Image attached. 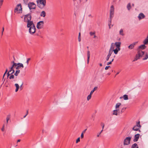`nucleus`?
Segmentation results:
<instances>
[{"label": "nucleus", "instance_id": "nucleus-1", "mask_svg": "<svg viewBox=\"0 0 148 148\" xmlns=\"http://www.w3.org/2000/svg\"><path fill=\"white\" fill-rule=\"evenodd\" d=\"M27 27L29 28V31L30 34H33L36 32V29L33 22H30L27 23Z\"/></svg>", "mask_w": 148, "mask_h": 148}, {"label": "nucleus", "instance_id": "nucleus-2", "mask_svg": "<svg viewBox=\"0 0 148 148\" xmlns=\"http://www.w3.org/2000/svg\"><path fill=\"white\" fill-rule=\"evenodd\" d=\"M36 2L38 6L41 9H43L46 6V0H37Z\"/></svg>", "mask_w": 148, "mask_h": 148}, {"label": "nucleus", "instance_id": "nucleus-3", "mask_svg": "<svg viewBox=\"0 0 148 148\" xmlns=\"http://www.w3.org/2000/svg\"><path fill=\"white\" fill-rule=\"evenodd\" d=\"M32 18V16L31 13H29L24 15V21L25 22L27 23V24L30 22H33L31 21Z\"/></svg>", "mask_w": 148, "mask_h": 148}, {"label": "nucleus", "instance_id": "nucleus-4", "mask_svg": "<svg viewBox=\"0 0 148 148\" xmlns=\"http://www.w3.org/2000/svg\"><path fill=\"white\" fill-rule=\"evenodd\" d=\"M22 9L21 5V3L18 4L14 10V12L17 13H22Z\"/></svg>", "mask_w": 148, "mask_h": 148}, {"label": "nucleus", "instance_id": "nucleus-5", "mask_svg": "<svg viewBox=\"0 0 148 148\" xmlns=\"http://www.w3.org/2000/svg\"><path fill=\"white\" fill-rule=\"evenodd\" d=\"M145 52L144 51H142L140 50H138L137 54L136 55V57L139 59L140 57L142 56L144 54Z\"/></svg>", "mask_w": 148, "mask_h": 148}, {"label": "nucleus", "instance_id": "nucleus-6", "mask_svg": "<svg viewBox=\"0 0 148 148\" xmlns=\"http://www.w3.org/2000/svg\"><path fill=\"white\" fill-rule=\"evenodd\" d=\"M131 137H127L124 140L123 145H128L130 143Z\"/></svg>", "mask_w": 148, "mask_h": 148}, {"label": "nucleus", "instance_id": "nucleus-7", "mask_svg": "<svg viewBox=\"0 0 148 148\" xmlns=\"http://www.w3.org/2000/svg\"><path fill=\"white\" fill-rule=\"evenodd\" d=\"M44 22L43 21L38 22L37 24L36 27L38 29H41L43 28Z\"/></svg>", "mask_w": 148, "mask_h": 148}, {"label": "nucleus", "instance_id": "nucleus-8", "mask_svg": "<svg viewBox=\"0 0 148 148\" xmlns=\"http://www.w3.org/2000/svg\"><path fill=\"white\" fill-rule=\"evenodd\" d=\"M28 7L30 10L32 9H35L36 7V5L33 2H29L28 4Z\"/></svg>", "mask_w": 148, "mask_h": 148}, {"label": "nucleus", "instance_id": "nucleus-9", "mask_svg": "<svg viewBox=\"0 0 148 148\" xmlns=\"http://www.w3.org/2000/svg\"><path fill=\"white\" fill-rule=\"evenodd\" d=\"M9 78L11 80V82L12 83H14L17 81L16 77H15L14 75L13 74H11Z\"/></svg>", "mask_w": 148, "mask_h": 148}, {"label": "nucleus", "instance_id": "nucleus-10", "mask_svg": "<svg viewBox=\"0 0 148 148\" xmlns=\"http://www.w3.org/2000/svg\"><path fill=\"white\" fill-rule=\"evenodd\" d=\"M121 43L120 42H116L114 45L116 47L117 49H118V50H120V47Z\"/></svg>", "mask_w": 148, "mask_h": 148}, {"label": "nucleus", "instance_id": "nucleus-11", "mask_svg": "<svg viewBox=\"0 0 148 148\" xmlns=\"http://www.w3.org/2000/svg\"><path fill=\"white\" fill-rule=\"evenodd\" d=\"M140 136V134H135L134 136V139L133 140V141L134 142L137 141L139 138Z\"/></svg>", "mask_w": 148, "mask_h": 148}, {"label": "nucleus", "instance_id": "nucleus-12", "mask_svg": "<svg viewBox=\"0 0 148 148\" xmlns=\"http://www.w3.org/2000/svg\"><path fill=\"white\" fill-rule=\"evenodd\" d=\"M145 17V15L144 14L142 13H140L138 15V18L139 20H140L141 19H143Z\"/></svg>", "mask_w": 148, "mask_h": 148}, {"label": "nucleus", "instance_id": "nucleus-13", "mask_svg": "<svg viewBox=\"0 0 148 148\" xmlns=\"http://www.w3.org/2000/svg\"><path fill=\"white\" fill-rule=\"evenodd\" d=\"M18 65L16 67V69L19 70V69L22 68H23L24 67V66L23 64L21 63H17Z\"/></svg>", "mask_w": 148, "mask_h": 148}, {"label": "nucleus", "instance_id": "nucleus-14", "mask_svg": "<svg viewBox=\"0 0 148 148\" xmlns=\"http://www.w3.org/2000/svg\"><path fill=\"white\" fill-rule=\"evenodd\" d=\"M137 42H134L128 46V48L130 49H132L134 47L135 45L137 43Z\"/></svg>", "mask_w": 148, "mask_h": 148}, {"label": "nucleus", "instance_id": "nucleus-15", "mask_svg": "<svg viewBox=\"0 0 148 148\" xmlns=\"http://www.w3.org/2000/svg\"><path fill=\"white\" fill-rule=\"evenodd\" d=\"M90 56V52L89 51H87V63L88 64L89 62Z\"/></svg>", "mask_w": 148, "mask_h": 148}, {"label": "nucleus", "instance_id": "nucleus-16", "mask_svg": "<svg viewBox=\"0 0 148 148\" xmlns=\"http://www.w3.org/2000/svg\"><path fill=\"white\" fill-rule=\"evenodd\" d=\"M16 87V89H15V92H17L19 88V86L18 84H15L14 85Z\"/></svg>", "mask_w": 148, "mask_h": 148}, {"label": "nucleus", "instance_id": "nucleus-17", "mask_svg": "<svg viewBox=\"0 0 148 148\" xmlns=\"http://www.w3.org/2000/svg\"><path fill=\"white\" fill-rule=\"evenodd\" d=\"M10 119V115H7L6 118V126H7L8 121Z\"/></svg>", "mask_w": 148, "mask_h": 148}, {"label": "nucleus", "instance_id": "nucleus-18", "mask_svg": "<svg viewBox=\"0 0 148 148\" xmlns=\"http://www.w3.org/2000/svg\"><path fill=\"white\" fill-rule=\"evenodd\" d=\"M46 15V13L45 11H42L41 13L40 14V16H41L45 17Z\"/></svg>", "mask_w": 148, "mask_h": 148}, {"label": "nucleus", "instance_id": "nucleus-19", "mask_svg": "<svg viewBox=\"0 0 148 148\" xmlns=\"http://www.w3.org/2000/svg\"><path fill=\"white\" fill-rule=\"evenodd\" d=\"M132 130L134 131H138L140 132V130L138 127H137L136 126H135L132 128Z\"/></svg>", "mask_w": 148, "mask_h": 148}, {"label": "nucleus", "instance_id": "nucleus-20", "mask_svg": "<svg viewBox=\"0 0 148 148\" xmlns=\"http://www.w3.org/2000/svg\"><path fill=\"white\" fill-rule=\"evenodd\" d=\"M146 47L145 45V44L139 46V49H144L146 48Z\"/></svg>", "mask_w": 148, "mask_h": 148}, {"label": "nucleus", "instance_id": "nucleus-21", "mask_svg": "<svg viewBox=\"0 0 148 148\" xmlns=\"http://www.w3.org/2000/svg\"><path fill=\"white\" fill-rule=\"evenodd\" d=\"M131 148H138V147L137 144L135 143L132 145Z\"/></svg>", "mask_w": 148, "mask_h": 148}, {"label": "nucleus", "instance_id": "nucleus-22", "mask_svg": "<svg viewBox=\"0 0 148 148\" xmlns=\"http://www.w3.org/2000/svg\"><path fill=\"white\" fill-rule=\"evenodd\" d=\"M114 12H110V19H112L113 17Z\"/></svg>", "mask_w": 148, "mask_h": 148}, {"label": "nucleus", "instance_id": "nucleus-23", "mask_svg": "<svg viewBox=\"0 0 148 148\" xmlns=\"http://www.w3.org/2000/svg\"><path fill=\"white\" fill-rule=\"evenodd\" d=\"M118 110H113V113L112 114L113 115H118L117 112Z\"/></svg>", "mask_w": 148, "mask_h": 148}, {"label": "nucleus", "instance_id": "nucleus-24", "mask_svg": "<svg viewBox=\"0 0 148 148\" xmlns=\"http://www.w3.org/2000/svg\"><path fill=\"white\" fill-rule=\"evenodd\" d=\"M114 43H112L111 44L110 48V49H111L112 50L114 49V46H115Z\"/></svg>", "mask_w": 148, "mask_h": 148}, {"label": "nucleus", "instance_id": "nucleus-25", "mask_svg": "<svg viewBox=\"0 0 148 148\" xmlns=\"http://www.w3.org/2000/svg\"><path fill=\"white\" fill-rule=\"evenodd\" d=\"M97 88L98 87L97 86H95V87L93 89V90L91 91L90 93L92 95L93 94V92H94V91L97 89Z\"/></svg>", "mask_w": 148, "mask_h": 148}, {"label": "nucleus", "instance_id": "nucleus-26", "mask_svg": "<svg viewBox=\"0 0 148 148\" xmlns=\"http://www.w3.org/2000/svg\"><path fill=\"white\" fill-rule=\"evenodd\" d=\"M143 43L145 45H147L148 44V38H147L144 40Z\"/></svg>", "mask_w": 148, "mask_h": 148}, {"label": "nucleus", "instance_id": "nucleus-27", "mask_svg": "<svg viewBox=\"0 0 148 148\" xmlns=\"http://www.w3.org/2000/svg\"><path fill=\"white\" fill-rule=\"evenodd\" d=\"M110 12H114V8L113 5H111L110 7Z\"/></svg>", "mask_w": 148, "mask_h": 148}, {"label": "nucleus", "instance_id": "nucleus-28", "mask_svg": "<svg viewBox=\"0 0 148 148\" xmlns=\"http://www.w3.org/2000/svg\"><path fill=\"white\" fill-rule=\"evenodd\" d=\"M144 57L143 58V60H146L148 58V55L147 53H146Z\"/></svg>", "mask_w": 148, "mask_h": 148}, {"label": "nucleus", "instance_id": "nucleus-29", "mask_svg": "<svg viewBox=\"0 0 148 148\" xmlns=\"http://www.w3.org/2000/svg\"><path fill=\"white\" fill-rule=\"evenodd\" d=\"M20 71L19 70H18L16 71L15 73L14 74V75L16 76H17L18 75V73H20Z\"/></svg>", "mask_w": 148, "mask_h": 148}, {"label": "nucleus", "instance_id": "nucleus-30", "mask_svg": "<svg viewBox=\"0 0 148 148\" xmlns=\"http://www.w3.org/2000/svg\"><path fill=\"white\" fill-rule=\"evenodd\" d=\"M135 126H136L137 127L140 128L141 127V125L140 124V122L139 121L137 122L136 123V125Z\"/></svg>", "mask_w": 148, "mask_h": 148}, {"label": "nucleus", "instance_id": "nucleus-31", "mask_svg": "<svg viewBox=\"0 0 148 148\" xmlns=\"http://www.w3.org/2000/svg\"><path fill=\"white\" fill-rule=\"evenodd\" d=\"M123 98L124 100H127L128 99V96L125 95L123 96Z\"/></svg>", "mask_w": 148, "mask_h": 148}, {"label": "nucleus", "instance_id": "nucleus-32", "mask_svg": "<svg viewBox=\"0 0 148 148\" xmlns=\"http://www.w3.org/2000/svg\"><path fill=\"white\" fill-rule=\"evenodd\" d=\"M113 51H114V53L115 54H117L118 51H119V50H118V49L117 48H116L115 49H113Z\"/></svg>", "mask_w": 148, "mask_h": 148}, {"label": "nucleus", "instance_id": "nucleus-33", "mask_svg": "<svg viewBox=\"0 0 148 148\" xmlns=\"http://www.w3.org/2000/svg\"><path fill=\"white\" fill-rule=\"evenodd\" d=\"M127 8L128 10H130L131 8V4L130 3H128L127 5Z\"/></svg>", "mask_w": 148, "mask_h": 148}, {"label": "nucleus", "instance_id": "nucleus-34", "mask_svg": "<svg viewBox=\"0 0 148 148\" xmlns=\"http://www.w3.org/2000/svg\"><path fill=\"white\" fill-rule=\"evenodd\" d=\"M121 105V103H117L115 106L116 108L117 109V108L119 107V106Z\"/></svg>", "mask_w": 148, "mask_h": 148}, {"label": "nucleus", "instance_id": "nucleus-35", "mask_svg": "<svg viewBox=\"0 0 148 148\" xmlns=\"http://www.w3.org/2000/svg\"><path fill=\"white\" fill-rule=\"evenodd\" d=\"M119 34L120 35L122 36H123L124 35L123 33V29H121L119 32Z\"/></svg>", "mask_w": 148, "mask_h": 148}, {"label": "nucleus", "instance_id": "nucleus-36", "mask_svg": "<svg viewBox=\"0 0 148 148\" xmlns=\"http://www.w3.org/2000/svg\"><path fill=\"white\" fill-rule=\"evenodd\" d=\"M113 51V50H112L111 49H110L109 51V53H108V55L110 56H111Z\"/></svg>", "mask_w": 148, "mask_h": 148}, {"label": "nucleus", "instance_id": "nucleus-37", "mask_svg": "<svg viewBox=\"0 0 148 148\" xmlns=\"http://www.w3.org/2000/svg\"><path fill=\"white\" fill-rule=\"evenodd\" d=\"M92 95V94L90 93V94L87 97V100L88 101H89L90 99H91Z\"/></svg>", "mask_w": 148, "mask_h": 148}, {"label": "nucleus", "instance_id": "nucleus-38", "mask_svg": "<svg viewBox=\"0 0 148 148\" xmlns=\"http://www.w3.org/2000/svg\"><path fill=\"white\" fill-rule=\"evenodd\" d=\"M6 125V124H5ZM5 124L4 123L2 126V127L1 129V130L2 132H4L5 130Z\"/></svg>", "mask_w": 148, "mask_h": 148}, {"label": "nucleus", "instance_id": "nucleus-39", "mask_svg": "<svg viewBox=\"0 0 148 148\" xmlns=\"http://www.w3.org/2000/svg\"><path fill=\"white\" fill-rule=\"evenodd\" d=\"M95 32H90V36H92L95 35Z\"/></svg>", "mask_w": 148, "mask_h": 148}, {"label": "nucleus", "instance_id": "nucleus-40", "mask_svg": "<svg viewBox=\"0 0 148 148\" xmlns=\"http://www.w3.org/2000/svg\"><path fill=\"white\" fill-rule=\"evenodd\" d=\"M126 109V108H122L121 111V113H123V112H124V111Z\"/></svg>", "mask_w": 148, "mask_h": 148}, {"label": "nucleus", "instance_id": "nucleus-41", "mask_svg": "<svg viewBox=\"0 0 148 148\" xmlns=\"http://www.w3.org/2000/svg\"><path fill=\"white\" fill-rule=\"evenodd\" d=\"M13 67L12 66L10 68V70L9 71H8V72L11 73L12 72V70H13Z\"/></svg>", "mask_w": 148, "mask_h": 148}, {"label": "nucleus", "instance_id": "nucleus-42", "mask_svg": "<svg viewBox=\"0 0 148 148\" xmlns=\"http://www.w3.org/2000/svg\"><path fill=\"white\" fill-rule=\"evenodd\" d=\"M3 0H0V8L2 5Z\"/></svg>", "mask_w": 148, "mask_h": 148}, {"label": "nucleus", "instance_id": "nucleus-43", "mask_svg": "<svg viewBox=\"0 0 148 148\" xmlns=\"http://www.w3.org/2000/svg\"><path fill=\"white\" fill-rule=\"evenodd\" d=\"M29 0H23L24 3L26 4H27Z\"/></svg>", "mask_w": 148, "mask_h": 148}, {"label": "nucleus", "instance_id": "nucleus-44", "mask_svg": "<svg viewBox=\"0 0 148 148\" xmlns=\"http://www.w3.org/2000/svg\"><path fill=\"white\" fill-rule=\"evenodd\" d=\"M110 56L108 55L106 58V60L107 61H108V60H109V59L110 57Z\"/></svg>", "mask_w": 148, "mask_h": 148}, {"label": "nucleus", "instance_id": "nucleus-45", "mask_svg": "<svg viewBox=\"0 0 148 148\" xmlns=\"http://www.w3.org/2000/svg\"><path fill=\"white\" fill-rule=\"evenodd\" d=\"M101 125L102 126V129L103 130V129L104 127V126H105V125H104V124L103 123H101Z\"/></svg>", "mask_w": 148, "mask_h": 148}, {"label": "nucleus", "instance_id": "nucleus-46", "mask_svg": "<svg viewBox=\"0 0 148 148\" xmlns=\"http://www.w3.org/2000/svg\"><path fill=\"white\" fill-rule=\"evenodd\" d=\"M17 65H18L17 63H14V64H13L12 66L13 67L14 66H17Z\"/></svg>", "mask_w": 148, "mask_h": 148}, {"label": "nucleus", "instance_id": "nucleus-47", "mask_svg": "<svg viewBox=\"0 0 148 148\" xmlns=\"http://www.w3.org/2000/svg\"><path fill=\"white\" fill-rule=\"evenodd\" d=\"M103 131V130H102L100 133H98L97 135V136L98 137L102 133V132Z\"/></svg>", "mask_w": 148, "mask_h": 148}, {"label": "nucleus", "instance_id": "nucleus-48", "mask_svg": "<svg viewBox=\"0 0 148 148\" xmlns=\"http://www.w3.org/2000/svg\"><path fill=\"white\" fill-rule=\"evenodd\" d=\"M7 78H8L9 77H9L10 76V75H11V74H10V73L9 72H8L7 73Z\"/></svg>", "mask_w": 148, "mask_h": 148}, {"label": "nucleus", "instance_id": "nucleus-49", "mask_svg": "<svg viewBox=\"0 0 148 148\" xmlns=\"http://www.w3.org/2000/svg\"><path fill=\"white\" fill-rule=\"evenodd\" d=\"M30 60V58H28L27 59V61L26 62V63H27V65H28V64L29 61V60Z\"/></svg>", "mask_w": 148, "mask_h": 148}, {"label": "nucleus", "instance_id": "nucleus-50", "mask_svg": "<svg viewBox=\"0 0 148 148\" xmlns=\"http://www.w3.org/2000/svg\"><path fill=\"white\" fill-rule=\"evenodd\" d=\"M80 141V137H79L76 140V143H77Z\"/></svg>", "mask_w": 148, "mask_h": 148}, {"label": "nucleus", "instance_id": "nucleus-51", "mask_svg": "<svg viewBox=\"0 0 148 148\" xmlns=\"http://www.w3.org/2000/svg\"><path fill=\"white\" fill-rule=\"evenodd\" d=\"M23 83H22V84L20 86V87L19 86L20 89L21 90H22V89H23L22 86H23Z\"/></svg>", "mask_w": 148, "mask_h": 148}, {"label": "nucleus", "instance_id": "nucleus-52", "mask_svg": "<svg viewBox=\"0 0 148 148\" xmlns=\"http://www.w3.org/2000/svg\"><path fill=\"white\" fill-rule=\"evenodd\" d=\"M80 33H79V37H78V40L79 42L81 40V39L80 38Z\"/></svg>", "mask_w": 148, "mask_h": 148}, {"label": "nucleus", "instance_id": "nucleus-53", "mask_svg": "<svg viewBox=\"0 0 148 148\" xmlns=\"http://www.w3.org/2000/svg\"><path fill=\"white\" fill-rule=\"evenodd\" d=\"M138 59V58H137L135 57V58H134V59L133 60V62H135Z\"/></svg>", "mask_w": 148, "mask_h": 148}, {"label": "nucleus", "instance_id": "nucleus-54", "mask_svg": "<svg viewBox=\"0 0 148 148\" xmlns=\"http://www.w3.org/2000/svg\"><path fill=\"white\" fill-rule=\"evenodd\" d=\"M111 21H112V19H110L109 21V23H108V25L110 26V25H111Z\"/></svg>", "mask_w": 148, "mask_h": 148}, {"label": "nucleus", "instance_id": "nucleus-55", "mask_svg": "<svg viewBox=\"0 0 148 148\" xmlns=\"http://www.w3.org/2000/svg\"><path fill=\"white\" fill-rule=\"evenodd\" d=\"M110 67V66H106L105 68V69L106 70H107L108 69V68Z\"/></svg>", "mask_w": 148, "mask_h": 148}, {"label": "nucleus", "instance_id": "nucleus-56", "mask_svg": "<svg viewBox=\"0 0 148 148\" xmlns=\"http://www.w3.org/2000/svg\"><path fill=\"white\" fill-rule=\"evenodd\" d=\"M84 134L82 133L81 135V138H84Z\"/></svg>", "mask_w": 148, "mask_h": 148}, {"label": "nucleus", "instance_id": "nucleus-57", "mask_svg": "<svg viewBox=\"0 0 148 148\" xmlns=\"http://www.w3.org/2000/svg\"><path fill=\"white\" fill-rule=\"evenodd\" d=\"M4 27H3L2 28V33H1L2 36L3 35V32L4 31Z\"/></svg>", "mask_w": 148, "mask_h": 148}, {"label": "nucleus", "instance_id": "nucleus-58", "mask_svg": "<svg viewBox=\"0 0 148 148\" xmlns=\"http://www.w3.org/2000/svg\"><path fill=\"white\" fill-rule=\"evenodd\" d=\"M12 72H11V73H10L11 74H12L13 73H14V70L13 69V70H12Z\"/></svg>", "mask_w": 148, "mask_h": 148}, {"label": "nucleus", "instance_id": "nucleus-59", "mask_svg": "<svg viewBox=\"0 0 148 148\" xmlns=\"http://www.w3.org/2000/svg\"><path fill=\"white\" fill-rule=\"evenodd\" d=\"M111 63H112L111 62H108L107 63V65H109V64H111Z\"/></svg>", "mask_w": 148, "mask_h": 148}, {"label": "nucleus", "instance_id": "nucleus-60", "mask_svg": "<svg viewBox=\"0 0 148 148\" xmlns=\"http://www.w3.org/2000/svg\"><path fill=\"white\" fill-rule=\"evenodd\" d=\"M92 118H93V120L94 121V119H95V118H94V115H92Z\"/></svg>", "mask_w": 148, "mask_h": 148}, {"label": "nucleus", "instance_id": "nucleus-61", "mask_svg": "<svg viewBox=\"0 0 148 148\" xmlns=\"http://www.w3.org/2000/svg\"><path fill=\"white\" fill-rule=\"evenodd\" d=\"M86 129H85L84 131L82 133H83L84 134L85 133L86 131Z\"/></svg>", "mask_w": 148, "mask_h": 148}, {"label": "nucleus", "instance_id": "nucleus-62", "mask_svg": "<svg viewBox=\"0 0 148 148\" xmlns=\"http://www.w3.org/2000/svg\"><path fill=\"white\" fill-rule=\"evenodd\" d=\"M93 36H94V37H93L94 38H95L97 37L95 35H95H94Z\"/></svg>", "mask_w": 148, "mask_h": 148}, {"label": "nucleus", "instance_id": "nucleus-63", "mask_svg": "<svg viewBox=\"0 0 148 148\" xmlns=\"http://www.w3.org/2000/svg\"><path fill=\"white\" fill-rule=\"evenodd\" d=\"M99 65H100V66H102V64H101V63H100V64H99Z\"/></svg>", "mask_w": 148, "mask_h": 148}, {"label": "nucleus", "instance_id": "nucleus-64", "mask_svg": "<svg viewBox=\"0 0 148 148\" xmlns=\"http://www.w3.org/2000/svg\"><path fill=\"white\" fill-rule=\"evenodd\" d=\"M28 111H27V112H26V115H27L28 114Z\"/></svg>", "mask_w": 148, "mask_h": 148}]
</instances>
